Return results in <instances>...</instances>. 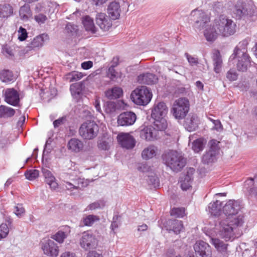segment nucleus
I'll return each mask as SVG.
<instances>
[{
	"label": "nucleus",
	"instance_id": "nucleus-41",
	"mask_svg": "<svg viewBox=\"0 0 257 257\" xmlns=\"http://www.w3.org/2000/svg\"><path fill=\"white\" fill-rule=\"evenodd\" d=\"M13 13L12 7L8 4L0 5V18H6L10 17Z\"/></svg>",
	"mask_w": 257,
	"mask_h": 257
},
{
	"label": "nucleus",
	"instance_id": "nucleus-63",
	"mask_svg": "<svg viewBox=\"0 0 257 257\" xmlns=\"http://www.w3.org/2000/svg\"><path fill=\"white\" fill-rule=\"evenodd\" d=\"M137 169L139 171L142 172H148L149 170V168L146 163L139 164L138 166Z\"/></svg>",
	"mask_w": 257,
	"mask_h": 257
},
{
	"label": "nucleus",
	"instance_id": "nucleus-23",
	"mask_svg": "<svg viewBox=\"0 0 257 257\" xmlns=\"http://www.w3.org/2000/svg\"><path fill=\"white\" fill-rule=\"evenodd\" d=\"M42 173L45 178V182L49 185L50 188L55 190L58 187V184L53 174L47 169H43Z\"/></svg>",
	"mask_w": 257,
	"mask_h": 257
},
{
	"label": "nucleus",
	"instance_id": "nucleus-37",
	"mask_svg": "<svg viewBox=\"0 0 257 257\" xmlns=\"http://www.w3.org/2000/svg\"><path fill=\"white\" fill-rule=\"evenodd\" d=\"M14 109L4 105H0V118L11 117L14 115Z\"/></svg>",
	"mask_w": 257,
	"mask_h": 257
},
{
	"label": "nucleus",
	"instance_id": "nucleus-29",
	"mask_svg": "<svg viewBox=\"0 0 257 257\" xmlns=\"http://www.w3.org/2000/svg\"><path fill=\"white\" fill-rule=\"evenodd\" d=\"M169 228L167 229L172 230L176 234H179L183 229V224L182 221L174 219L170 220L168 221Z\"/></svg>",
	"mask_w": 257,
	"mask_h": 257
},
{
	"label": "nucleus",
	"instance_id": "nucleus-9",
	"mask_svg": "<svg viewBox=\"0 0 257 257\" xmlns=\"http://www.w3.org/2000/svg\"><path fill=\"white\" fill-rule=\"evenodd\" d=\"M79 244L84 250H88L96 248L98 245V240L91 232L85 231L81 235Z\"/></svg>",
	"mask_w": 257,
	"mask_h": 257
},
{
	"label": "nucleus",
	"instance_id": "nucleus-50",
	"mask_svg": "<svg viewBox=\"0 0 257 257\" xmlns=\"http://www.w3.org/2000/svg\"><path fill=\"white\" fill-rule=\"evenodd\" d=\"M9 229L6 223L0 225V240L6 237L9 233Z\"/></svg>",
	"mask_w": 257,
	"mask_h": 257
},
{
	"label": "nucleus",
	"instance_id": "nucleus-26",
	"mask_svg": "<svg viewBox=\"0 0 257 257\" xmlns=\"http://www.w3.org/2000/svg\"><path fill=\"white\" fill-rule=\"evenodd\" d=\"M185 128L189 132L194 131L198 126V119L196 115L188 116L185 120L184 123Z\"/></svg>",
	"mask_w": 257,
	"mask_h": 257
},
{
	"label": "nucleus",
	"instance_id": "nucleus-35",
	"mask_svg": "<svg viewBox=\"0 0 257 257\" xmlns=\"http://www.w3.org/2000/svg\"><path fill=\"white\" fill-rule=\"evenodd\" d=\"M122 94V90L119 87H114L105 92V96L110 99L119 98Z\"/></svg>",
	"mask_w": 257,
	"mask_h": 257
},
{
	"label": "nucleus",
	"instance_id": "nucleus-44",
	"mask_svg": "<svg viewBox=\"0 0 257 257\" xmlns=\"http://www.w3.org/2000/svg\"><path fill=\"white\" fill-rule=\"evenodd\" d=\"M217 155L216 153L208 150L202 157V162L204 164H209L214 162L216 160Z\"/></svg>",
	"mask_w": 257,
	"mask_h": 257
},
{
	"label": "nucleus",
	"instance_id": "nucleus-49",
	"mask_svg": "<svg viewBox=\"0 0 257 257\" xmlns=\"http://www.w3.org/2000/svg\"><path fill=\"white\" fill-rule=\"evenodd\" d=\"M39 175V172L37 170H30L25 173V176L29 180H33L36 179Z\"/></svg>",
	"mask_w": 257,
	"mask_h": 257
},
{
	"label": "nucleus",
	"instance_id": "nucleus-1",
	"mask_svg": "<svg viewBox=\"0 0 257 257\" xmlns=\"http://www.w3.org/2000/svg\"><path fill=\"white\" fill-rule=\"evenodd\" d=\"M223 211L226 218L216 225L218 234L226 241L233 240L242 234L241 227L244 223V216L240 212V202L229 200L223 206Z\"/></svg>",
	"mask_w": 257,
	"mask_h": 257
},
{
	"label": "nucleus",
	"instance_id": "nucleus-34",
	"mask_svg": "<svg viewBox=\"0 0 257 257\" xmlns=\"http://www.w3.org/2000/svg\"><path fill=\"white\" fill-rule=\"evenodd\" d=\"M112 143V138L104 136L97 142V147L101 150H108Z\"/></svg>",
	"mask_w": 257,
	"mask_h": 257
},
{
	"label": "nucleus",
	"instance_id": "nucleus-43",
	"mask_svg": "<svg viewBox=\"0 0 257 257\" xmlns=\"http://www.w3.org/2000/svg\"><path fill=\"white\" fill-rule=\"evenodd\" d=\"M106 202L103 199L95 201L87 206L86 210H95L103 208L105 205Z\"/></svg>",
	"mask_w": 257,
	"mask_h": 257
},
{
	"label": "nucleus",
	"instance_id": "nucleus-45",
	"mask_svg": "<svg viewBox=\"0 0 257 257\" xmlns=\"http://www.w3.org/2000/svg\"><path fill=\"white\" fill-rule=\"evenodd\" d=\"M219 141L216 140H212L209 141L208 145L209 146V151H211L213 153H216V154L218 155L220 149Z\"/></svg>",
	"mask_w": 257,
	"mask_h": 257
},
{
	"label": "nucleus",
	"instance_id": "nucleus-53",
	"mask_svg": "<svg viewBox=\"0 0 257 257\" xmlns=\"http://www.w3.org/2000/svg\"><path fill=\"white\" fill-rule=\"evenodd\" d=\"M255 182L254 179L250 178L246 180L244 182V187L246 189V191L250 193L249 189L250 188H254V184Z\"/></svg>",
	"mask_w": 257,
	"mask_h": 257
},
{
	"label": "nucleus",
	"instance_id": "nucleus-39",
	"mask_svg": "<svg viewBox=\"0 0 257 257\" xmlns=\"http://www.w3.org/2000/svg\"><path fill=\"white\" fill-rule=\"evenodd\" d=\"M20 16L23 21H27L32 16L30 7L28 5H25L21 7L19 11Z\"/></svg>",
	"mask_w": 257,
	"mask_h": 257
},
{
	"label": "nucleus",
	"instance_id": "nucleus-62",
	"mask_svg": "<svg viewBox=\"0 0 257 257\" xmlns=\"http://www.w3.org/2000/svg\"><path fill=\"white\" fill-rule=\"evenodd\" d=\"M66 121V117L63 116L60 117L56 120H55L53 122V125L54 127L56 128L64 124L65 122Z\"/></svg>",
	"mask_w": 257,
	"mask_h": 257
},
{
	"label": "nucleus",
	"instance_id": "nucleus-61",
	"mask_svg": "<svg viewBox=\"0 0 257 257\" xmlns=\"http://www.w3.org/2000/svg\"><path fill=\"white\" fill-rule=\"evenodd\" d=\"M212 123L214 124L213 129L217 131V132H221L223 130V126L219 120H212Z\"/></svg>",
	"mask_w": 257,
	"mask_h": 257
},
{
	"label": "nucleus",
	"instance_id": "nucleus-51",
	"mask_svg": "<svg viewBox=\"0 0 257 257\" xmlns=\"http://www.w3.org/2000/svg\"><path fill=\"white\" fill-rule=\"evenodd\" d=\"M107 76L112 80H115L120 77L119 73L115 71L113 67H110L108 69Z\"/></svg>",
	"mask_w": 257,
	"mask_h": 257
},
{
	"label": "nucleus",
	"instance_id": "nucleus-36",
	"mask_svg": "<svg viewBox=\"0 0 257 257\" xmlns=\"http://www.w3.org/2000/svg\"><path fill=\"white\" fill-rule=\"evenodd\" d=\"M212 59L213 61L214 71L216 73H218L220 72L222 64V60L220 53L218 51L215 52L213 53Z\"/></svg>",
	"mask_w": 257,
	"mask_h": 257
},
{
	"label": "nucleus",
	"instance_id": "nucleus-22",
	"mask_svg": "<svg viewBox=\"0 0 257 257\" xmlns=\"http://www.w3.org/2000/svg\"><path fill=\"white\" fill-rule=\"evenodd\" d=\"M49 39V37L47 34H42L35 37L28 47L30 49L42 47L45 42L48 41Z\"/></svg>",
	"mask_w": 257,
	"mask_h": 257
},
{
	"label": "nucleus",
	"instance_id": "nucleus-8",
	"mask_svg": "<svg viewBox=\"0 0 257 257\" xmlns=\"http://www.w3.org/2000/svg\"><path fill=\"white\" fill-rule=\"evenodd\" d=\"M192 21L195 22V29L201 30L205 25L210 22L209 17L202 10L195 9L192 11L190 14Z\"/></svg>",
	"mask_w": 257,
	"mask_h": 257
},
{
	"label": "nucleus",
	"instance_id": "nucleus-46",
	"mask_svg": "<svg viewBox=\"0 0 257 257\" xmlns=\"http://www.w3.org/2000/svg\"><path fill=\"white\" fill-rule=\"evenodd\" d=\"M203 140L201 139H197L192 143V149L195 152H199L203 149Z\"/></svg>",
	"mask_w": 257,
	"mask_h": 257
},
{
	"label": "nucleus",
	"instance_id": "nucleus-16",
	"mask_svg": "<svg viewBox=\"0 0 257 257\" xmlns=\"http://www.w3.org/2000/svg\"><path fill=\"white\" fill-rule=\"evenodd\" d=\"M140 137L148 141L156 140L158 137V133L152 125L146 126L140 130Z\"/></svg>",
	"mask_w": 257,
	"mask_h": 257
},
{
	"label": "nucleus",
	"instance_id": "nucleus-21",
	"mask_svg": "<svg viewBox=\"0 0 257 257\" xmlns=\"http://www.w3.org/2000/svg\"><path fill=\"white\" fill-rule=\"evenodd\" d=\"M195 172V169L190 168L187 170V173L184 177H182L180 181L181 187L183 190H187L191 186L193 180V175Z\"/></svg>",
	"mask_w": 257,
	"mask_h": 257
},
{
	"label": "nucleus",
	"instance_id": "nucleus-14",
	"mask_svg": "<svg viewBox=\"0 0 257 257\" xmlns=\"http://www.w3.org/2000/svg\"><path fill=\"white\" fill-rule=\"evenodd\" d=\"M135 113L126 111L120 114L117 118L118 124L121 126H129L133 124L136 120Z\"/></svg>",
	"mask_w": 257,
	"mask_h": 257
},
{
	"label": "nucleus",
	"instance_id": "nucleus-24",
	"mask_svg": "<svg viewBox=\"0 0 257 257\" xmlns=\"http://www.w3.org/2000/svg\"><path fill=\"white\" fill-rule=\"evenodd\" d=\"M138 81L141 84L152 85L158 81V78L151 73H143L138 77Z\"/></svg>",
	"mask_w": 257,
	"mask_h": 257
},
{
	"label": "nucleus",
	"instance_id": "nucleus-58",
	"mask_svg": "<svg viewBox=\"0 0 257 257\" xmlns=\"http://www.w3.org/2000/svg\"><path fill=\"white\" fill-rule=\"evenodd\" d=\"M148 182L149 184L153 185L154 187L159 186V179L157 177L149 176Z\"/></svg>",
	"mask_w": 257,
	"mask_h": 257
},
{
	"label": "nucleus",
	"instance_id": "nucleus-48",
	"mask_svg": "<svg viewBox=\"0 0 257 257\" xmlns=\"http://www.w3.org/2000/svg\"><path fill=\"white\" fill-rule=\"evenodd\" d=\"M105 111L107 113H111L116 110V105L115 102L112 101H107L104 104Z\"/></svg>",
	"mask_w": 257,
	"mask_h": 257
},
{
	"label": "nucleus",
	"instance_id": "nucleus-31",
	"mask_svg": "<svg viewBox=\"0 0 257 257\" xmlns=\"http://www.w3.org/2000/svg\"><path fill=\"white\" fill-rule=\"evenodd\" d=\"M222 203L219 200L211 202L208 206V212L212 215L217 216L220 214L221 210Z\"/></svg>",
	"mask_w": 257,
	"mask_h": 257
},
{
	"label": "nucleus",
	"instance_id": "nucleus-17",
	"mask_svg": "<svg viewBox=\"0 0 257 257\" xmlns=\"http://www.w3.org/2000/svg\"><path fill=\"white\" fill-rule=\"evenodd\" d=\"M168 112V108L163 102L155 104L152 109L151 116L153 118L161 117H166Z\"/></svg>",
	"mask_w": 257,
	"mask_h": 257
},
{
	"label": "nucleus",
	"instance_id": "nucleus-5",
	"mask_svg": "<svg viewBox=\"0 0 257 257\" xmlns=\"http://www.w3.org/2000/svg\"><path fill=\"white\" fill-rule=\"evenodd\" d=\"M99 126L94 120H87L82 123L79 129V134L84 140H90L97 137Z\"/></svg>",
	"mask_w": 257,
	"mask_h": 257
},
{
	"label": "nucleus",
	"instance_id": "nucleus-33",
	"mask_svg": "<svg viewBox=\"0 0 257 257\" xmlns=\"http://www.w3.org/2000/svg\"><path fill=\"white\" fill-rule=\"evenodd\" d=\"M0 80L7 84H10L15 81L13 72L9 70H3L0 72Z\"/></svg>",
	"mask_w": 257,
	"mask_h": 257
},
{
	"label": "nucleus",
	"instance_id": "nucleus-12",
	"mask_svg": "<svg viewBox=\"0 0 257 257\" xmlns=\"http://www.w3.org/2000/svg\"><path fill=\"white\" fill-rule=\"evenodd\" d=\"M41 247L44 253L47 255L56 257L58 255L59 247L53 240H44L42 243Z\"/></svg>",
	"mask_w": 257,
	"mask_h": 257
},
{
	"label": "nucleus",
	"instance_id": "nucleus-59",
	"mask_svg": "<svg viewBox=\"0 0 257 257\" xmlns=\"http://www.w3.org/2000/svg\"><path fill=\"white\" fill-rule=\"evenodd\" d=\"M3 52L5 55L7 56H14V52L13 49L6 45L3 48Z\"/></svg>",
	"mask_w": 257,
	"mask_h": 257
},
{
	"label": "nucleus",
	"instance_id": "nucleus-52",
	"mask_svg": "<svg viewBox=\"0 0 257 257\" xmlns=\"http://www.w3.org/2000/svg\"><path fill=\"white\" fill-rule=\"evenodd\" d=\"M25 212V209L23 207L22 204H18L15 207V214L19 217H21Z\"/></svg>",
	"mask_w": 257,
	"mask_h": 257
},
{
	"label": "nucleus",
	"instance_id": "nucleus-57",
	"mask_svg": "<svg viewBox=\"0 0 257 257\" xmlns=\"http://www.w3.org/2000/svg\"><path fill=\"white\" fill-rule=\"evenodd\" d=\"M118 216H114L112 218V221L111 224V229L112 231L114 232L115 230L120 225L119 221L118 220Z\"/></svg>",
	"mask_w": 257,
	"mask_h": 257
},
{
	"label": "nucleus",
	"instance_id": "nucleus-25",
	"mask_svg": "<svg viewBox=\"0 0 257 257\" xmlns=\"http://www.w3.org/2000/svg\"><path fill=\"white\" fill-rule=\"evenodd\" d=\"M120 8L118 3L113 2L108 6L107 13L109 16L113 20L118 19L120 16Z\"/></svg>",
	"mask_w": 257,
	"mask_h": 257
},
{
	"label": "nucleus",
	"instance_id": "nucleus-30",
	"mask_svg": "<svg viewBox=\"0 0 257 257\" xmlns=\"http://www.w3.org/2000/svg\"><path fill=\"white\" fill-rule=\"evenodd\" d=\"M154 121L153 127L158 132L163 131L165 130L168 126V122L166 117H161L158 118H153Z\"/></svg>",
	"mask_w": 257,
	"mask_h": 257
},
{
	"label": "nucleus",
	"instance_id": "nucleus-42",
	"mask_svg": "<svg viewBox=\"0 0 257 257\" xmlns=\"http://www.w3.org/2000/svg\"><path fill=\"white\" fill-rule=\"evenodd\" d=\"M83 77V74L78 71H73L65 75V79L69 82H75L80 80Z\"/></svg>",
	"mask_w": 257,
	"mask_h": 257
},
{
	"label": "nucleus",
	"instance_id": "nucleus-28",
	"mask_svg": "<svg viewBox=\"0 0 257 257\" xmlns=\"http://www.w3.org/2000/svg\"><path fill=\"white\" fill-rule=\"evenodd\" d=\"M67 148L72 152L78 153L83 149V144L79 139L73 138L68 142Z\"/></svg>",
	"mask_w": 257,
	"mask_h": 257
},
{
	"label": "nucleus",
	"instance_id": "nucleus-15",
	"mask_svg": "<svg viewBox=\"0 0 257 257\" xmlns=\"http://www.w3.org/2000/svg\"><path fill=\"white\" fill-rule=\"evenodd\" d=\"M95 21L97 26L104 32L108 31L112 26L110 19L104 13L97 14Z\"/></svg>",
	"mask_w": 257,
	"mask_h": 257
},
{
	"label": "nucleus",
	"instance_id": "nucleus-32",
	"mask_svg": "<svg viewBox=\"0 0 257 257\" xmlns=\"http://www.w3.org/2000/svg\"><path fill=\"white\" fill-rule=\"evenodd\" d=\"M82 23L86 31L91 32L92 34H96L97 29L95 27L93 20L89 16L85 17Z\"/></svg>",
	"mask_w": 257,
	"mask_h": 257
},
{
	"label": "nucleus",
	"instance_id": "nucleus-40",
	"mask_svg": "<svg viewBox=\"0 0 257 257\" xmlns=\"http://www.w3.org/2000/svg\"><path fill=\"white\" fill-rule=\"evenodd\" d=\"M99 220V217L97 215H88L84 216L82 218L81 223L84 226H91L95 222Z\"/></svg>",
	"mask_w": 257,
	"mask_h": 257
},
{
	"label": "nucleus",
	"instance_id": "nucleus-6",
	"mask_svg": "<svg viewBox=\"0 0 257 257\" xmlns=\"http://www.w3.org/2000/svg\"><path fill=\"white\" fill-rule=\"evenodd\" d=\"M152 94L145 86H142L134 90L131 94L133 101L140 105H147L151 100Z\"/></svg>",
	"mask_w": 257,
	"mask_h": 257
},
{
	"label": "nucleus",
	"instance_id": "nucleus-47",
	"mask_svg": "<svg viewBox=\"0 0 257 257\" xmlns=\"http://www.w3.org/2000/svg\"><path fill=\"white\" fill-rule=\"evenodd\" d=\"M171 215L176 217L182 218L185 215L184 208H174L171 211Z\"/></svg>",
	"mask_w": 257,
	"mask_h": 257
},
{
	"label": "nucleus",
	"instance_id": "nucleus-19",
	"mask_svg": "<svg viewBox=\"0 0 257 257\" xmlns=\"http://www.w3.org/2000/svg\"><path fill=\"white\" fill-rule=\"evenodd\" d=\"M234 13L239 19L243 16L251 14V12L248 5L238 2L235 6Z\"/></svg>",
	"mask_w": 257,
	"mask_h": 257
},
{
	"label": "nucleus",
	"instance_id": "nucleus-54",
	"mask_svg": "<svg viewBox=\"0 0 257 257\" xmlns=\"http://www.w3.org/2000/svg\"><path fill=\"white\" fill-rule=\"evenodd\" d=\"M18 39L20 41H24L27 37V32L25 29L21 27L18 32Z\"/></svg>",
	"mask_w": 257,
	"mask_h": 257
},
{
	"label": "nucleus",
	"instance_id": "nucleus-27",
	"mask_svg": "<svg viewBox=\"0 0 257 257\" xmlns=\"http://www.w3.org/2000/svg\"><path fill=\"white\" fill-rule=\"evenodd\" d=\"M158 148L154 145H149L145 148L142 152L143 159L147 160L155 157L158 153Z\"/></svg>",
	"mask_w": 257,
	"mask_h": 257
},
{
	"label": "nucleus",
	"instance_id": "nucleus-55",
	"mask_svg": "<svg viewBox=\"0 0 257 257\" xmlns=\"http://www.w3.org/2000/svg\"><path fill=\"white\" fill-rule=\"evenodd\" d=\"M226 78L230 81L237 79V74L234 70L230 69L226 73Z\"/></svg>",
	"mask_w": 257,
	"mask_h": 257
},
{
	"label": "nucleus",
	"instance_id": "nucleus-64",
	"mask_svg": "<svg viewBox=\"0 0 257 257\" xmlns=\"http://www.w3.org/2000/svg\"><path fill=\"white\" fill-rule=\"evenodd\" d=\"M81 67L83 69H89L92 67V62L91 61L83 62L81 64Z\"/></svg>",
	"mask_w": 257,
	"mask_h": 257
},
{
	"label": "nucleus",
	"instance_id": "nucleus-18",
	"mask_svg": "<svg viewBox=\"0 0 257 257\" xmlns=\"http://www.w3.org/2000/svg\"><path fill=\"white\" fill-rule=\"evenodd\" d=\"M208 237L209 242L214 246L218 252L223 254H227V243H225L220 239L214 237L212 233L208 235Z\"/></svg>",
	"mask_w": 257,
	"mask_h": 257
},
{
	"label": "nucleus",
	"instance_id": "nucleus-10",
	"mask_svg": "<svg viewBox=\"0 0 257 257\" xmlns=\"http://www.w3.org/2000/svg\"><path fill=\"white\" fill-rule=\"evenodd\" d=\"M4 100L8 104L14 106H18L20 102V95L14 88H7L3 91Z\"/></svg>",
	"mask_w": 257,
	"mask_h": 257
},
{
	"label": "nucleus",
	"instance_id": "nucleus-38",
	"mask_svg": "<svg viewBox=\"0 0 257 257\" xmlns=\"http://www.w3.org/2000/svg\"><path fill=\"white\" fill-rule=\"evenodd\" d=\"M68 176V173H64L61 175V179L62 180L61 185L63 188H65L66 189L70 191H72L75 189H77L78 186H76L73 183L70 182L68 181L67 177Z\"/></svg>",
	"mask_w": 257,
	"mask_h": 257
},
{
	"label": "nucleus",
	"instance_id": "nucleus-2",
	"mask_svg": "<svg viewBox=\"0 0 257 257\" xmlns=\"http://www.w3.org/2000/svg\"><path fill=\"white\" fill-rule=\"evenodd\" d=\"M235 24L231 19L221 16L216 19L213 26L205 29L204 36L208 41H213L220 35L229 36L235 32Z\"/></svg>",
	"mask_w": 257,
	"mask_h": 257
},
{
	"label": "nucleus",
	"instance_id": "nucleus-3",
	"mask_svg": "<svg viewBox=\"0 0 257 257\" xmlns=\"http://www.w3.org/2000/svg\"><path fill=\"white\" fill-rule=\"evenodd\" d=\"M247 45L246 40L239 43L229 59V62L235 63L237 70L240 71H245L250 65V58L247 50Z\"/></svg>",
	"mask_w": 257,
	"mask_h": 257
},
{
	"label": "nucleus",
	"instance_id": "nucleus-20",
	"mask_svg": "<svg viewBox=\"0 0 257 257\" xmlns=\"http://www.w3.org/2000/svg\"><path fill=\"white\" fill-rule=\"evenodd\" d=\"M71 232L70 227L68 226L62 227L57 233L51 236V238L59 243H62L64 239L67 237Z\"/></svg>",
	"mask_w": 257,
	"mask_h": 257
},
{
	"label": "nucleus",
	"instance_id": "nucleus-56",
	"mask_svg": "<svg viewBox=\"0 0 257 257\" xmlns=\"http://www.w3.org/2000/svg\"><path fill=\"white\" fill-rule=\"evenodd\" d=\"M35 21L40 25L44 24L47 20L46 15L42 14H38L35 16Z\"/></svg>",
	"mask_w": 257,
	"mask_h": 257
},
{
	"label": "nucleus",
	"instance_id": "nucleus-60",
	"mask_svg": "<svg viewBox=\"0 0 257 257\" xmlns=\"http://www.w3.org/2000/svg\"><path fill=\"white\" fill-rule=\"evenodd\" d=\"M185 55L188 62L191 66L196 65L198 64V62L196 58L192 57V56L189 55L187 53H186Z\"/></svg>",
	"mask_w": 257,
	"mask_h": 257
},
{
	"label": "nucleus",
	"instance_id": "nucleus-4",
	"mask_svg": "<svg viewBox=\"0 0 257 257\" xmlns=\"http://www.w3.org/2000/svg\"><path fill=\"white\" fill-rule=\"evenodd\" d=\"M166 166L174 172L180 171L186 164V160L181 154L175 151H170L163 156Z\"/></svg>",
	"mask_w": 257,
	"mask_h": 257
},
{
	"label": "nucleus",
	"instance_id": "nucleus-11",
	"mask_svg": "<svg viewBox=\"0 0 257 257\" xmlns=\"http://www.w3.org/2000/svg\"><path fill=\"white\" fill-rule=\"evenodd\" d=\"M194 249L196 255L200 257H212L211 246L204 241H197L194 245Z\"/></svg>",
	"mask_w": 257,
	"mask_h": 257
},
{
	"label": "nucleus",
	"instance_id": "nucleus-7",
	"mask_svg": "<svg viewBox=\"0 0 257 257\" xmlns=\"http://www.w3.org/2000/svg\"><path fill=\"white\" fill-rule=\"evenodd\" d=\"M189 101L186 98H179L173 103L171 109L173 115L178 119L184 118L189 109Z\"/></svg>",
	"mask_w": 257,
	"mask_h": 257
},
{
	"label": "nucleus",
	"instance_id": "nucleus-13",
	"mask_svg": "<svg viewBox=\"0 0 257 257\" xmlns=\"http://www.w3.org/2000/svg\"><path fill=\"white\" fill-rule=\"evenodd\" d=\"M117 140L122 148L127 149H133L136 145L135 138L129 133H120L117 136Z\"/></svg>",
	"mask_w": 257,
	"mask_h": 257
}]
</instances>
